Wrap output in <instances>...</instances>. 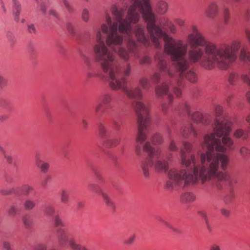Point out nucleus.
<instances>
[{
  "instance_id": "c85d7f7f",
  "label": "nucleus",
  "mask_w": 250,
  "mask_h": 250,
  "mask_svg": "<svg viewBox=\"0 0 250 250\" xmlns=\"http://www.w3.org/2000/svg\"><path fill=\"white\" fill-rule=\"evenodd\" d=\"M94 77H101V78H107L108 77L105 75V74L104 73V74H102L98 73H96L94 72V70H92V67L90 68H87V77L88 79H90L91 78Z\"/></svg>"
},
{
  "instance_id": "4468645a",
  "label": "nucleus",
  "mask_w": 250,
  "mask_h": 250,
  "mask_svg": "<svg viewBox=\"0 0 250 250\" xmlns=\"http://www.w3.org/2000/svg\"><path fill=\"white\" fill-rule=\"evenodd\" d=\"M22 10L21 2L18 0H12V15L14 21L18 22L20 21V16Z\"/></svg>"
},
{
  "instance_id": "37998d69",
  "label": "nucleus",
  "mask_w": 250,
  "mask_h": 250,
  "mask_svg": "<svg viewBox=\"0 0 250 250\" xmlns=\"http://www.w3.org/2000/svg\"><path fill=\"white\" fill-rule=\"evenodd\" d=\"M89 13L88 10L84 8L83 10L82 13V19L84 22H87L89 20Z\"/></svg>"
},
{
  "instance_id": "c9c22d12",
  "label": "nucleus",
  "mask_w": 250,
  "mask_h": 250,
  "mask_svg": "<svg viewBox=\"0 0 250 250\" xmlns=\"http://www.w3.org/2000/svg\"><path fill=\"white\" fill-rule=\"evenodd\" d=\"M98 129L100 136L101 137L105 138L107 136L108 131L106 127L104 125L100 124L98 126Z\"/></svg>"
},
{
  "instance_id": "2f4dec72",
  "label": "nucleus",
  "mask_w": 250,
  "mask_h": 250,
  "mask_svg": "<svg viewBox=\"0 0 250 250\" xmlns=\"http://www.w3.org/2000/svg\"><path fill=\"white\" fill-rule=\"evenodd\" d=\"M80 54L81 55V56L83 59L84 63L87 67V68H90L92 67V62L90 58L82 51L80 52Z\"/></svg>"
},
{
  "instance_id": "ddd939ff",
  "label": "nucleus",
  "mask_w": 250,
  "mask_h": 250,
  "mask_svg": "<svg viewBox=\"0 0 250 250\" xmlns=\"http://www.w3.org/2000/svg\"><path fill=\"white\" fill-rule=\"evenodd\" d=\"M35 165L43 173H47L49 169V163L42 160L40 154H38L35 156Z\"/></svg>"
},
{
  "instance_id": "39448f33",
  "label": "nucleus",
  "mask_w": 250,
  "mask_h": 250,
  "mask_svg": "<svg viewBox=\"0 0 250 250\" xmlns=\"http://www.w3.org/2000/svg\"><path fill=\"white\" fill-rule=\"evenodd\" d=\"M214 110L217 118L213 132L205 136L202 147H206L209 152L217 154H219V152H225L227 149H232L233 141L229 137L230 122L223 115V107L217 105Z\"/></svg>"
},
{
  "instance_id": "412c9836",
  "label": "nucleus",
  "mask_w": 250,
  "mask_h": 250,
  "mask_svg": "<svg viewBox=\"0 0 250 250\" xmlns=\"http://www.w3.org/2000/svg\"><path fill=\"white\" fill-rule=\"evenodd\" d=\"M102 197L105 204L113 211L115 210L116 206L114 202L111 199L109 195L106 193H102Z\"/></svg>"
},
{
  "instance_id": "9d476101",
  "label": "nucleus",
  "mask_w": 250,
  "mask_h": 250,
  "mask_svg": "<svg viewBox=\"0 0 250 250\" xmlns=\"http://www.w3.org/2000/svg\"><path fill=\"white\" fill-rule=\"evenodd\" d=\"M191 119L194 122L203 125H208L212 122L210 115L209 114L203 115L198 111L194 112L191 115Z\"/></svg>"
},
{
  "instance_id": "4c0bfd02",
  "label": "nucleus",
  "mask_w": 250,
  "mask_h": 250,
  "mask_svg": "<svg viewBox=\"0 0 250 250\" xmlns=\"http://www.w3.org/2000/svg\"><path fill=\"white\" fill-rule=\"evenodd\" d=\"M53 219L56 227L64 226L65 225L64 222L58 214L55 215L53 217Z\"/></svg>"
},
{
  "instance_id": "a878e982",
  "label": "nucleus",
  "mask_w": 250,
  "mask_h": 250,
  "mask_svg": "<svg viewBox=\"0 0 250 250\" xmlns=\"http://www.w3.org/2000/svg\"><path fill=\"white\" fill-rule=\"evenodd\" d=\"M121 142V138H114L112 139H107L105 141V145L107 147H112L117 146Z\"/></svg>"
},
{
  "instance_id": "bf43d9fd",
  "label": "nucleus",
  "mask_w": 250,
  "mask_h": 250,
  "mask_svg": "<svg viewBox=\"0 0 250 250\" xmlns=\"http://www.w3.org/2000/svg\"><path fill=\"white\" fill-rule=\"evenodd\" d=\"M9 118V116L6 114L0 115V122L3 123L6 121Z\"/></svg>"
},
{
  "instance_id": "9b49d317",
  "label": "nucleus",
  "mask_w": 250,
  "mask_h": 250,
  "mask_svg": "<svg viewBox=\"0 0 250 250\" xmlns=\"http://www.w3.org/2000/svg\"><path fill=\"white\" fill-rule=\"evenodd\" d=\"M236 2H238L241 0H233ZM229 3V0H221L219 2L220 11L222 12L224 22L225 24H228L230 19L229 10L228 7Z\"/></svg>"
},
{
  "instance_id": "7c9ffc66",
  "label": "nucleus",
  "mask_w": 250,
  "mask_h": 250,
  "mask_svg": "<svg viewBox=\"0 0 250 250\" xmlns=\"http://www.w3.org/2000/svg\"><path fill=\"white\" fill-rule=\"evenodd\" d=\"M21 209L17 205L15 204L11 205L7 210L8 214L11 216H15L16 214L19 213Z\"/></svg>"
},
{
  "instance_id": "423d86ee",
  "label": "nucleus",
  "mask_w": 250,
  "mask_h": 250,
  "mask_svg": "<svg viewBox=\"0 0 250 250\" xmlns=\"http://www.w3.org/2000/svg\"><path fill=\"white\" fill-rule=\"evenodd\" d=\"M214 161L213 167L216 169L215 174L214 176L208 178V181H211L219 189H222L225 185L229 186V191L224 198V202L226 204H229L235 198L233 186L237 182L236 177L229 172H223L219 170V166L223 170L227 169L229 162V159L227 155L224 154H216L214 157Z\"/></svg>"
},
{
  "instance_id": "2eb2a0df",
  "label": "nucleus",
  "mask_w": 250,
  "mask_h": 250,
  "mask_svg": "<svg viewBox=\"0 0 250 250\" xmlns=\"http://www.w3.org/2000/svg\"><path fill=\"white\" fill-rule=\"evenodd\" d=\"M181 134L184 137H187L191 135L194 136H197L196 131L194 129L192 125L190 124H188L182 127Z\"/></svg>"
},
{
  "instance_id": "6e6552de",
  "label": "nucleus",
  "mask_w": 250,
  "mask_h": 250,
  "mask_svg": "<svg viewBox=\"0 0 250 250\" xmlns=\"http://www.w3.org/2000/svg\"><path fill=\"white\" fill-rule=\"evenodd\" d=\"M56 237L60 247L64 248L68 244L72 250H82V245L78 244L74 238L69 239L67 231L64 229L59 228L57 229Z\"/></svg>"
},
{
  "instance_id": "69168bd1",
  "label": "nucleus",
  "mask_w": 250,
  "mask_h": 250,
  "mask_svg": "<svg viewBox=\"0 0 250 250\" xmlns=\"http://www.w3.org/2000/svg\"><path fill=\"white\" fill-rule=\"evenodd\" d=\"M247 122L249 123L248 130H246L248 132L249 137L250 138V115L248 116L246 118Z\"/></svg>"
},
{
  "instance_id": "5701e85b",
  "label": "nucleus",
  "mask_w": 250,
  "mask_h": 250,
  "mask_svg": "<svg viewBox=\"0 0 250 250\" xmlns=\"http://www.w3.org/2000/svg\"><path fill=\"white\" fill-rule=\"evenodd\" d=\"M60 200L64 205H67L70 201V193L66 189H63L60 194Z\"/></svg>"
},
{
  "instance_id": "49530a36",
  "label": "nucleus",
  "mask_w": 250,
  "mask_h": 250,
  "mask_svg": "<svg viewBox=\"0 0 250 250\" xmlns=\"http://www.w3.org/2000/svg\"><path fill=\"white\" fill-rule=\"evenodd\" d=\"M2 245L4 250H13L12 245L8 241H3Z\"/></svg>"
},
{
  "instance_id": "774afa93",
  "label": "nucleus",
  "mask_w": 250,
  "mask_h": 250,
  "mask_svg": "<svg viewBox=\"0 0 250 250\" xmlns=\"http://www.w3.org/2000/svg\"><path fill=\"white\" fill-rule=\"evenodd\" d=\"M210 250H221L220 247L219 246H218L216 244H213V245H212L211 246H210Z\"/></svg>"
},
{
  "instance_id": "6ab92c4d",
  "label": "nucleus",
  "mask_w": 250,
  "mask_h": 250,
  "mask_svg": "<svg viewBox=\"0 0 250 250\" xmlns=\"http://www.w3.org/2000/svg\"><path fill=\"white\" fill-rule=\"evenodd\" d=\"M110 119L114 129L117 131H120L121 129L122 124L120 117L118 115H112L110 117Z\"/></svg>"
},
{
  "instance_id": "680f3d73",
  "label": "nucleus",
  "mask_w": 250,
  "mask_h": 250,
  "mask_svg": "<svg viewBox=\"0 0 250 250\" xmlns=\"http://www.w3.org/2000/svg\"><path fill=\"white\" fill-rule=\"evenodd\" d=\"M221 212L222 215L225 216H229V215L230 212L229 210H227L226 208H222L221 209Z\"/></svg>"
},
{
  "instance_id": "052dcab7",
  "label": "nucleus",
  "mask_w": 250,
  "mask_h": 250,
  "mask_svg": "<svg viewBox=\"0 0 250 250\" xmlns=\"http://www.w3.org/2000/svg\"><path fill=\"white\" fill-rule=\"evenodd\" d=\"M49 14L50 15H52V16H53L54 18H55L56 19H58L59 18V14H58V13L54 10H50L49 11Z\"/></svg>"
},
{
  "instance_id": "e433bc0d",
  "label": "nucleus",
  "mask_w": 250,
  "mask_h": 250,
  "mask_svg": "<svg viewBox=\"0 0 250 250\" xmlns=\"http://www.w3.org/2000/svg\"><path fill=\"white\" fill-rule=\"evenodd\" d=\"M152 141L155 145H158L162 143L163 141L162 136L159 133L154 134L151 138Z\"/></svg>"
},
{
  "instance_id": "b1692460",
  "label": "nucleus",
  "mask_w": 250,
  "mask_h": 250,
  "mask_svg": "<svg viewBox=\"0 0 250 250\" xmlns=\"http://www.w3.org/2000/svg\"><path fill=\"white\" fill-rule=\"evenodd\" d=\"M181 199L183 202L188 203L193 202L195 200V196L191 192H185L181 195Z\"/></svg>"
},
{
  "instance_id": "a19ab883",
  "label": "nucleus",
  "mask_w": 250,
  "mask_h": 250,
  "mask_svg": "<svg viewBox=\"0 0 250 250\" xmlns=\"http://www.w3.org/2000/svg\"><path fill=\"white\" fill-rule=\"evenodd\" d=\"M27 31L29 33L31 34H36L37 32L36 27L33 23L27 24Z\"/></svg>"
},
{
  "instance_id": "dca6fc26",
  "label": "nucleus",
  "mask_w": 250,
  "mask_h": 250,
  "mask_svg": "<svg viewBox=\"0 0 250 250\" xmlns=\"http://www.w3.org/2000/svg\"><path fill=\"white\" fill-rule=\"evenodd\" d=\"M22 205L24 210L31 211L35 208L36 202L34 199L28 197L23 200Z\"/></svg>"
},
{
  "instance_id": "13d9d810",
  "label": "nucleus",
  "mask_w": 250,
  "mask_h": 250,
  "mask_svg": "<svg viewBox=\"0 0 250 250\" xmlns=\"http://www.w3.org/2000/svg\"><path fill=\"white\" fill-rule=\"evenodd\" d=\"M7 81L2 76L0 75V87H3L6 84Z\"/></svg>"
},
{
  "instance_id": "e2e57ef3",
  "label": "nucleus",
  "mask_w": 250,
  "mask_h": 250,
  "mask_svg": "<svg viewBox=\"0 0 250 250\" xmlns=\"http://www.w3.org/2000/svg\"><path fill=\"white\" fill-rule=\"evenodd\" d=\"M245 33L247 39L248 40V41L250 44V29H246L245 30Z\"/></svg>"
},
{
  "instance_id": "0eeeda50",
  "label": "nucleus",
  "mask_w": 250,
  "mask_h": 250,
  "mask_svg": "<svg viewBox=\"0 0 250 250\" xmlns=\"http://www.w3.org/2000/svg\"><path fill=\"white\" fill-rule=\"evenodd\" d=\"M173 90L168 80H165L161 84L158 85L155 88V92L157 96L162 97L164 95H167L168 102H163L161 104V108L164 114L167 113L169 107L171 105L173 99V95L169 93L170 89Z\"/></svg>"
},
{
  "instance_id": "f257e3e1",
  "label": "nucleus",
  "mask_w": 250,
  "mask_h": 250,
  "mask_svg": "<svg viewBox=\"0 0 250 250\" xmlns=\"http://www.w3.org/2000/svg\"><path fill=\"white\" fill-rule=\"evenodd\" d=\"M130 3H125L128 8L126 17L123 19L125 8H119L117 4L113 5L111 11L115 21L107 13L105 22L101 25V29H97L95 33L96 43L93 47L94 58L103 73L108 77L110 87L113 90L121 89L130 99L139 119L148 116V108L141 102L143 92L140 87L128 88L126 86L127 79L131 71V65L127 63L124 67L120 64L119 59L115 53L125 61L130 60L131 56L135 58L140 57L139 48L135 39L138 42L147 45L149 37L146 33L145 26L137 24L141 17L145 20V13L149 7L152 10L150 0H127Z\"/></svg>"
},
{
  "instance_id": "8fccbe9b",
  "label": "nucleus",
  "mask_w": 250,
  "mask_h": 250,
  "mask_svg": "<svg viewBox=\"0 0 250 250\" xmlns=\"http://www.w3.org/2000/svg\"><path fill=\"white\" fill-rule=\"evenodd\" d=\"M3 156L5 160H6V162L9 164H12L13 162V158L12 156L7 154L6 152L3 154Z\"/></svg>"
},
{
  "instance_id": "864d4df0",
  "label": "nucleus",
  "mask_w": 250,
  "mask_h": 250,
  "mask_svg": "<svg viewBox=\"0 0 250 250\" xmlns=\"http://www.w3.org/2000/svg\"><path fill=\"white\" fill-rule=\"evenodd\" d=\"M242 80L250 86V77L247 74H243L242 75Z\"/></svg>"
},
{
  "instance_id": "f3484780",
  "label": "nucleus",
  "mask_w": 250,
  "mask_h": 250,
  "mask_svg": "<svg viewBox=\"0 0 250 250\" xmlns=\"http://www.w3.org/2000/svg\"><path fill=\"white\" fill-rule=\"evenodd\" d=\"M233 136L235 138L242 140H245L249 138L248 132L241 128H237L234 131Z\"/></svg>"
},
{
  "instance_id": "473e14b6",
  "label": "nucleus",
  "mask_w": 250,
  "mask_h": 250,
  "mask_svg": "<svg viewBox=\"0 0 250 250\" xmlns=\"http://www.w3.org/2000/svg\"><path fill=\"white\" fill-rule=\"evenodd\" d=\"M88 188L89 190L102 195V193H104L103 191L100 187L95 184H90L88 185Z\"/></svg>"
},
{
  "instance_id": "f8f14e48",
  "label": "nucleus",
  "mask_w": 250,
  "mask_h": 250,
  "mask_svg": "<svg viewBox=\"0 0 250 250\" xmlns=\"http://www.w3.org/2000/svg\"><path fill=\"white\" fill-rule=\"evenodd\" d=\"M221 0L218 1V4L215 1H212L209 3L206 11V15L208 18L213 19L218 15L220 11L219 2Z\"/></svg>"
},
{
  "instance_id": "5fc2aeb1",
  "label": "nucleus",
  "mask_w": 250,
  "mask_h": 250,
  "mask_svg": "<svg viewBox=\"0 0 250 250\" xmlns=\"http://www.w3.org/2000/svg\"><path fill=\"white\" fill-rule=\"evenodd\" d=\"M47 247L45 245L42 244H39L37 245L34 247V250H46Z\"/></svg>"
},
{
  "instance_id": "bb28decb",
  "label": "nucleus",
  "mask_w": 250,
  "mask_h": 250,
  "mask_svg": "<svg viewBox=\"0 0 250 250\" xmlns=\"http://www.w3.org/2000/svg\"><path fill=\"white\" fill-rule=\"evenodd\" d=\"M239 58L241 61H248L250 62V52L247 51L244 47L242 48Z\"/></svg>"
},
{
  "instance_id": "7ed1b4c3",
  "label": "nucleus",
  "mask_w": 250,
  "mask_h": 250,
  "mask_svg": "<svg viewBox=\"0 0 250 250\" xmlns=\"http://www.w3.org/2000/svg\"><path fill=\"white\" fill-rule=\"evenodd\" d=\"M184 148L181 149V163L187 168L178 169L173 168L167 172L168 180L166 188L172 190L178 187H185L189 184H195L199 181L204 184L208 178L214 176L215 169L214 157L215 153L209 152L206 149L205 152L195 156L192 150L191 145L184 143Z\"/></svg>"
},
{
  "instance_id": "de8ad7c7",
  "label": "nucleus",
  "mask_w": 250,
  "mask_h": 250,
  "mask_svg": "<svg viewBox=\"0 0 250 250\" xmlns=\"http://www.w3.org/2000/svg\"><path fill=\"white\" fill-rule=\"evenodd\" d=\"M66 26L69 33L71 35H74L75 34V29L73 24L71 22H68L66 23Z\"/></svg>"
},
{
  "instance_id": "1a4fd4ad",
  "label": "nucleus",
  "mask_w": 250,
  "mask_h": 250,
  "mask_svg": "<svg viewBox=\"0 0 250 250\" xmlns=\"http://www.w3.org/2000/svg\"><path fill=\"white\" fill-rule=\"evenodd\" d=\"M100 100L101 102L95 106L94 111L96 114L101 116L104 111V109H103L104 105L111 107L110 105L112 100V94L109 92L105 93L101 96Z\"/></svg>"
},
{
  "instance_id": "58836bf2",
  "label": "nucleus",
  "mask_w": 250,
  "mask_h": 250,
  "mask_svg": "<svg viewBox=\"0 0 250 250\" xmlns=\"http://www.w3.org/2000/svg\"><path fill=\"white\" fill-rule=\"evenodd\" d=\"M150 79L154 83L158 84L161 79V74L158 72H155L151 76Z\"/></svg>"
},
{
  "instance_id": "4d7b16f0",
  "label": "nucleus",
  "mask_w": 250,
  "mask_h": 250,
  "mask_svg": "<svg viewBox=\"0 0 250 250\" xmlns=\"http://www.w3.org/2000/svg\"><path fill=\"white\" fill-rule=\"evenodd\" d=\"M94 174H95L96 177L97 178V179L98 180H99V181H102V182H103L104 181L103 177H102V175L99 171H98L97 170H95V171H94Z\"/></svg>"
},
{
  "instance_id": "79ce46f5",
  "label": "nucleus",
  "mask_w": 250,
  "mask_h": 250,
  "mask_svg": "<svg viewBox=\"0 0 250 250\" xmlns=\"http://www.w3.org/2000/svg\"><path fill=\"white\" fill-rule=\"evenodd\" d=\"M62 1L63 5L68 12L72 13L74 11V8L73 6L71 5L68 0H62Z\"/></svg>"
},
{
  "instance_id": "3c124183",
  "label": "nucleus",
  "mask_w": 250,
  "mask_h": 250,
  "mask_svg": "<svg viewBox=\"0 0 250 250\" xmlns=\"http://www.w3.org/2000/svg\"><path fill=\"white\" fill-rule=\"evenodd\" d=\"M6 37L10 42H14L15 36L14 34L12 32L7 31L6 32Z\"/></svg>"
},
{
  "instance_id": "a18cd8bd",
  "label": "nucleus",
  "mask_w": 250,
  "mask_h": 250,
  "mask_svg": "<svg viewBox=\"0 0 250 250\" xmlns=\"http://www.w3.org/2000/svg\"><path fill=\"white\" fill-rule=\"evenodd\" d=\"M151 62V59L147 56H145L140 60V64H148Z\"/></svg>"
},
{
  "instance_id": "aec40b11",
  "label": "nucleus",
  "mask_w": 250,
  "mask_h": 250,
  "mask_svg": "<svg viewBox=\"0 0 250 250\" xmlns=\"http://www.w3.org/2000/svg\"><path fill=\"white\" fill-rule=\"evenodd\" d=\"M22 222L26 229H31L33 225L32 216L28 213H25L21 217Z\"/></svg>"
},
{
  "instance_id": "c756f323",
  "label": "nucleus",
  "mask_w": 250,
  "mask_h": 250,
  "mask_svg": "<svg viewBox=\"0 0 250 250\" xmlns=\"http://www.w3.org/2000/svg\"><path fill=\"white\" fill-rule=\"evenodd\" d=\"M165 25L167 30V31L171 34H175L177 32V28L176 26L169 21H167Z\"/></svg>"
},
{
  "instance_id": "09e8293b",
  "label": "nucleus",
  "mask_w": 250,
  "mask_h": 250,
  "mask_svg": "<svg viewBox=\"0 0 250 250\" xmlns=\"http://www.w3.org/2000/svg\"><path fill=\"white\" fill-rule=\"evenodd\" d=\"M181 108L185 111L188 115L190 114V105L187 103L184 102L181 105Z\"/></svg>"
},
{
  "instance_id": "f03ea898",
  "label": "nucleus",
  "mask_w": 250,
  "mask_h": 250,
  "mask_svg": "<svg viewBox=\"0 0 250 250\" xmlns=\"http://www.w3.org/2000/svg\"><path fill=\"white\" fill-rule=\"evenodd\" d=\"M147 22V31L155 47L160 49L162 45L159 42L163 37L165 42V52L169 55L172 65L178 71L175 75L169 68L165 55L158 52L155 60L158 64L160 72L165 80H168L173 89V92L179 97L181 95L182 83L178 77H185L191 83L197 81L196 74L188 68L190 63L199 62L206 69H212L215 67L221 70H227L235 62L237 53L241 47V42L238 40L233 41L230 44L223 43L216 45L207 41L195 25L191 26V32L187 36V43L181 40H176L167 33L162 31L156 24L157 17L149 7L144 15Z\"/></svg>"
},
{
  "instance_id": "c03bdc74",
  "label": "nucleus",
  "mask_w": 250,
  "mask_h": 250,
  "mask_svg": "<svg viewBox=\"0 0 250 250\" xmlns=\"http://www.w3.org/2000/svg\"><path fill=\"white\" fill-rule=\"evenodd\" d=\"M136 238V235H133L129 237L128 238L126 239L123 242L124 244L127 246H131L134 242L135 241Z\"/></svg>"
},
{
  "instance_id": "20e7f679",
  "label": "nucleus",
  "mask_w": 250,
  "mask_h": 250,
  "mask_svg": "<svg viewBox=\"0 0 250 250\" xmlns=\"http://www.w3.org/2000/svg\"><path fill=\"white\" fill-rule=\"evenodd\" d=\"M150 121L149 115L141 119L139 123L137 119L138 134L136 137L135 152L140 157L143 150L147 154V157L140 163V167L144 176L148 178L150 176V169L153 167L158 172L166 173L169 169L168 161H170L172 154L167 155V160L165 159V155L160 148L152 147L149 141H146L147 127Z\"/></svg>"
},
{
  "instance_id": "6e6d98bb",
  "label": "nucleus",
  "mask_w": 250,
  "mask_h": 250,
  "mask_svg": "<svg viewBox=\"0 0 250 250\" xmlns=\"http://www.w3.org/2000/svg\"><path fill=\"white\" fill-rule=\"evenodd\" d=\"M175 22L180 27H184L185 26V20L183 19H177L175 20Z\"/></svg>"
},
{
  "instance_id": "cd10ccee",
  "label": "nucleus",
  "mask_w": 250,
  "mask_h": 250,
  "mask_svg": "<svg viewBox=\"0 0 250 250\" xmlns=\"http://www.w3.org/2000/svg\"><path fill=\"white\" fill-rule=\"evenodd\" d=\"M140 85L145 90H148L151 87V84L147 78L143 77L141 78L139 81Z\"/></svg>"
},
{
  "instance_id": "ea45409f",
  "label": "nucleus",
  "mask_w": 250,
  "mask_h": 250,
  "mask_svg": "<svg viewBox=\"0 0 250 250\" xmlns=\"http://www.w3.org/2000/svg\"><path fill=\"white\" fill-rule=\"evenodd\" d=\"M0 193L3 195H9L12 193L18 194L17 191L14 188H11L9 189H1Z\"/></svg>"
},
{
  "instance_id": "a211bd4d",
  "label": "nucleus",
  "mask_w": 250,
  "mask_h": 250,
  "mask_svg": "<svg viewBox=\"0 0 250 250\" xmlns=\"http://www.w3.org/2000/svg\"><path fill=\"white\" fill-rule=\"evenodd\" d=\"M20 188L23 195L27 197H29L31 194L36 193L35 189L34 187L28 184L22 185Z\"/></svg>"
},
{
  "instance_id": "603ef678",
  "label": "nucleus",
  "mask_w": 250,
  "mask_h": 250,
  "mask_svg": "<svg viewBox=\"0 0 250 250\" xmlns=\"http://www.w3.org/2000/svg\"><path fill=\"white\" fill-rule=\"evenodd\" d=\"M169 149L171 151H175L178 150V148L175 145V143L173 140H171L169 145Z\"/></svg>"
},
{
  "instance_id": "338daca9",
  "label": "nucleus",
  "mask_w": 250,
  "mask_h": 250,
  "mask_svg": "<svg viewBox=\"0 0 250 250\" xmlns=\"http://www.w3.org/2000/svg\"><path fill=\"white\" fill-rule=\"evenodd\" d=\"M170 229L172 230L176 234H179L182 233L181 230L179 229H178L177 228H175L173 226H172V225H171V228H170Z\"/></svg>"
},
{
  "instance_id": "393cba45",
  "label": "nucleus",
  "mask_w": 250,
  "mask_h": 250,
  "mask_svg": "<svg viewBox=\"0 0 250 250\" xmlns=\"http://www.w3.org/2000/svg\"><path fill=\"white\" fill-rule=\"evenodd\" d=\"M158 12L161 14H165L167 10V4L164 0H160L157 4Z\"/></svg>"
},
{
  "instance_id": "f704fd0d",
  "label": "nucleus",
  "mask_w": 250,
  "mask_h": 250,
  "mask_svg": "<svg viewBox=\"0 0 250 250\" xmlns=\"http://www.w3.org/2000/svg\"><path fill=\"white\" fill-rule=\"evenodd\" d=\"M239 152L241 156L245 159L250 155V149L246 146L241 147Z\"/></svg>"
},
{
  "instance_id": "0e129e2a",
  "label": "nucleus",
  "mask_w": 250,
  "mask_h": 250,
  "mask_svg": "<svg viewBox=\"0 0 250 250\" xmlns=\"http://www.w3.org/2000/svg\"><path fill=\"white\" fill-rule=\"evenodd\" d=\"M198 214L200 215L204 219L205 221L208 220L207 214L204 211H200L198 212Z\"/></svg>"
},
{
  "instance_id": "72a5a7b5",
  "label": "nucleus",
  "mask_w": 250,
  "mask_h": 250,
  "mask_svg": "<svg viewBox=\"0 0 250 250\" xmlns=\"http://www.w3.org/2000/svg\"><path fill=\"white\" fill-rule=\"evenodd\" d=\"M55 212V209L53 206L47 205L45 207L44 212L47 216H52Z\"/></svg>"
},
{
  "instance_id": "4be33fe9",
  "label": "nucleus",
  "mask_w": 250,
  "mask_h": 250,
  "mask_svg": "<svg viewBox=\"0 0 250 250\" xmlns=\"http://www.w3.org/2000/svg\"><path fill=\"white\" fill-rule=\"evenodd\" d=\"M240 77L238 73L236 72H231L228 76V81L230 85H234L236 84L239 80Z\"/></svg>"
}]
</instances>
